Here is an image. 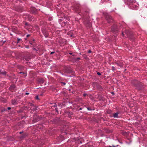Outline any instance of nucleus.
Wrapping results in <instances>:
<instances>
[{"mask_svg": "<svg viewBox=\"0 0 147 147\" xmlns=\"http://www.w3.org/2000/svg\"><path fill=\"white\" fill-rule=\"evenodd\" d=\"M131 84L134 86L136 89L138 91L142 90L144 89L142 83L136 80H131Z\"/></svg>", "mask_w": 147, "mask_h": 147, "instance_id": "f257e3e1", "label": "nucleus"}, {"mask_svg": "<svg viewBox=\"0 0 147 147\" xmlns=\"http://www.w3.org/2000/svg\"><path fill=\"white\" fill-rule=\"evenodd\" d=\"M127 3L131 9L136 10L138 8L139 4L135 0H127Z\"/></svg>", "mask_w": 147, "mask_h": 147, "instance_id": "f03ea898", "label": "nucleus"}, {"mask_svg": "<svg viewBox=\"0 0 147 147\" xmlns=\"http://www.w3.org/2000/svg\"><path fill=\"white\" fill-rule=\"evenodd\" d=\"M120 29V26H118L115 24H113L111 28V32L113 33H117L119 32Z\"/></svg>", "mask_w": 147, "mask_h": 147, "instance_id": "7ed1b4c3", "label": "nucleus"}, {"mask_svg": "<svg viewBox=\"0 0 147 147\" xmlns=\"http://www.w3.org/2000/svg\"><path fill=\"white\" fill-rule=\"evenodd\" d=\"M105 18L109 23H111L114 22H115L112 17L107 13H104Z\"/></svg>", "mask_w": 147, "mask_h": 147, "instance_id": "20e7f679", "label": "nucleus"}, {"mask_svg": "<svg viewBox=\"0 0 147 147\" xmlns=\"http://www.w3.org/2000/svg\"><path fill=\"white\" fill-rule=\"evenodd\" d=\"M89 17L87 18L83 17V22L85 26L86 27H90L91 26V23L89 20Z\"/></svg>", "mask_w": 147, "mask_h": 147, "instance_id": "39448f33", "label": "nucleus"}, {"mask_svg": "<svg viewBox=\"0 0 147 147\" xmlns=\"http://www.w3.org/2000/svg\"><path fill=\"white\" fill-rule=\"evenodd\" d=\"M73 10L76 13L79 12L80 11V5L78 4L75 5L73 7Z\"/></svg>", "mask_w": 147, "mask_h": 147, "instance_id": "423d86ee", "label": "nucleus"}, {"mask_svg": "<svg viewBox=\"0 0 147 147\" xmlns=\"http://www.w3.org/2000/svg\"><path fill=\"white\" fill-rule=\"evenodd\" d=\"M90 10L88 9H86V10H84L82 14L83 15V17L87 18V17H89V14L90 13Z\"/></svg>", "mask_w": 147, "mask_h": 147, "instance_id": "0eeeda50", "label": "nucleus"}, {"mask_svg": "<svg viewBox=\"0 0 147 147\" xmlns=\"http://www.w3.org/2000/svg\"><path fill=\"white\" fill-rule=\"evenodd\" d=\"M42 32L43 34L44 35V36L46 38L49 35V34L48 33V32L44 28H42Z\"/></svg>", "mask_w": 147, "mask_h": 147, "instance_id": "6e6552de", "label": "nucleus"}, {"mask_svg": "<svg viewBox=\"0 0 147 147\" xmlns=\"http://www.w3.org/2000/svg\"><path fill=\"white\" fill-rule=\"evenodd\" d=\"M30 12L31 13L36 14L38 13V10L36 9L35 8L32 7L30 9Z\"/></svg>", "mask_w": 147, "mask_h": 147, "instance_id": "1a4fd4ad", "label": "nucleus"}, {"mask_svg": "<svg viewBox=\"0 0 147 147\" xmlns=\"http://www.w3.org/2000/svg\"><path fill=\"white\" fill-rule=\"evenodd\" d=\"M28 106H33L34 108L32 109V107H26L27 109H28L30 110L32 109L33 111L36 110V108L35 106V105L34 104H32V103H29L28 104Z\"/></svg>", "mask_w": 147, "mask_h": 147, "instance_id": "9d476101", "label": "nucleus"}, {"mask_svg": "<svg viewBox=\"0 0 147 147\" xmlns=\"http://www.w3.org/2000/svg\"><path fill=\"white\" fill-rule=\"evenodd\" d=\"M16 87L15 84H12L11 86H10V87L9 88V90L10 91L13 92V90L15 89Z\"/></svg>", "mask_w": 147, "mask_h": 147, "instance_id": "9b49d317", "label": "nucleus"}, {"mask_svg": "<svg viewBox=\"0 0 147 147\" xmlns=\"http://www.w3.org/2000/svg\"><path fill=\"white\" fill-rule=\"evenodd\" d=\"M117 66H119L120 67H123V62H117L115 63Z\"/></svg>", "mask_w": 147, "mask_h": 147, "instance_id": "f8f14e48", "label": "nucleus"}, {"mask_svg": "<svg viewBox=\"0 0 147 147\" xmlns=\"http://www.w3.org/2000/svg\"><path fill=\"white\" fill-rule=\"evenodd\" d=\"M16 11L19 12H22L24 11V9L22 7H19L16 8Z\"/></svg>", "mask_w": 147, "mask_h": 147, "instance_id": "ddd939ff", "label": "nucleus"}, {"mask_svg": "<svg viewBox=\"0 0 147 147\" xmlns=\"http://www.w3.org/2000/svg\"><path fill=\"white\" fill-rule=\"evenodd\" d=\"M37 81L38 83L40 84H42L45 82V80L42 78H38Z\"/></svg>", "mask_w": 147, "mask_h": 147, "instance_id": "4468645a", "label": "nucleus"}, {"mask_svg": "<svg viewBox=\"0 0 147 147\" xmlns=\"http://www.w3.org/2000/svg\"><path fill=\"white\" fill-rule=\"evenodd\" d=\"M11 102L13 105H16L18 104V102L15 99H12L11 100Z\"/></svg>", "mask_w": 147, "mask_h": 147, "instance_id": "2eb2a0df", "label": "nucleus"}, {"mask_svg": "<svg viewBox=\"0 0 147 147\" xmlns=\"http://www.w3.org/2000/svg\"><path fill=\"white\" fill-rule=\"evenodd\" d=\"M34 19V17L28 14V20L30 21H32Z\"/></svg>", "mask_w": 147, "mask_h": 147, "instance_id": "dca6fc26", "label": "nucleus"}, {"mask_svg": "<svg viewBox=\"0 0 147 147\" xmlns=\"http://www.w3.org/2000/svg\"><path fill=\"white\" fill-rule=\"evenodd\" d=\"M35 40L34 39H31L29 42V43L31 45H34V44L35 43V42H34Z\"/></svg>", "mask_w": 147, "mask_h": 147, "instance_id": "f3484780", "label": "nucleus"}, {"mask_svg": "<svg viewBox=\"0 0 147 147\" xmlns=\"http://www.w3.org/2000/svg\"><path fill=\"white\" fill-rule=\"evenodd\" d=\"M23 17L26 20H28V14H24L23 16Z\"/></svg>", "mask_w": 147, "mask_h": 147, "instance_id": "a211bd4d", "label": "nucleus"}, {"mask_svg": "<svg viewBox=\"0 0 147 147\" xmlns=\"http://www.w3.org/2000/svg\"><path fill=\"white\" fill-rule=\"evenodd\" d=\"M119 113L118 112H117L115 113H114L113 114V117L114 118H118V114Z\"/></svg>", "mask_w": 147, "mask_h": 147, "instance_id": "6ab92c4d", "label": "nucleus"}, {"mask_svg": "<svg viewBox=\"0 0 147 147\" xmlns=\"http://www.w3.org/2000/svg\"><path fill=\"white\" fill-rule=\"evenodd\" d=\"M18 68L21 71H23L24 69V67L22 65H18Z\"/></svg>", "mask_w": 147, "mask_h": 147, "instance_id": "aec40b11", "label": "nucleus"}, {"mask_svg": "<svg viewBox=\"0 0 147 147\" xmlns=\"http://www.w3.org/2000/svg\"><path fill=\"white\" fill-rule=\"evenodd\" d=\"M28 134L27 133H25L23 135H22L21 137V138H25L27 136H28Z\"/></svg>", "mask_w": 147, "mask_h": 147, "instance_id": "412c9836", "label": "nucleus"}, {"mask_svg": "<svg viewBox=\"0 0 147 147\" xmlns=\"http://www.w3.org/2000/svg\"><path fill=\"white\" fill-rule=\"evenodd\" d=\"M17 43H18L20 42H21V43L22 42V41L21 39L20 38H17Z\"/></svg>", "mask_w": 147, "mask_h": 147, "instance_id": "4be33fe9", "label": "nucleus"}, {"mask_svg": "<svg viewBox=\"0 0 147 147\" xmlns=\"http://www.w3.org/2000/svg\"><path fill=\"white\" fill-rule=\"evenodd\" d=\"M112 111L111 110H108L107 111V113L109 114H112Z\"/></svg>", "mask_w": 147, "mask_h": 147, "instance_id": "5701e85b", "label": "nucleus"}, {"mask_svg": "<svg viewBox=\"0 0 147 147\" xmlns=\"http://www.w3.org/2000/svg\"><path fill=\"white\" fill-rule=\"evenodd\" d=\"M62 21H63V20L61 19H59V23L61 24V25L62 26V25H63V24L62 23Z\"/></svg>", "mask_w": 147, "mask_h": 147, "instance_id": "b1692460", "label": "nucleus"}, {"mask_svg": "<svg viewBox=\"0 0 147 147\" xmlns=\"http://www.w3.org/2000/svg\"><path fill=\"white\" fill-rule=\"evenodd\" d=\"M20 74H24V77H26L27 76V74L26 73L22 72H19V73Z\"/></svg>", "mask_w": 147, "mask_h": 147, "instance_id": "393cba45", "label": "nucleus"}, {"mask_svg": "<svg viewBox=\"0 0 147 147\" xmlns=\"http://www.w3.org/2000/svg\"><path fill=\"white\" fill-rule=\"evenodd\" d=\"M7 73V72L5 71H2V72L1 73V74L3 75H6V74Z\"/></svg>", "mask_w": 147, "mask_h": 147, "instance_id": "a878e982", "label": "nucleus"}, {"mask_svg": "<svg viewBox=\"0 0 147 147\" xmlns=\"http://www.w3.org/2000/svg\"><path fill=\"white\" fill-rule=\"evenodd\" d=\"M29 59L27 57H25L23 59H25L26 61H28Z\"/></svg>", "mask_w": 147, "mask_h": 147, "instance_id": "bb28decb", "label": "nucleus"}, {"mask_svg": "<svg viewBox=\"0 0 147 147\" xmlns=\"http://www.w3.org/2000/svg\"><path fill=\"white\" fill-rule=\"evenodd\" d=\"M25 25H26V26H30V25L27 22H26L25 23Z\"/></svg>", "mask_w": 147, "mask_h": 147, "instance_id": "cd10ccee", "label": "nucleus"}, {"mask_svg": "<svg viewBox=\"0 0 147 147\" xmlns=\"http://www.w3.org/2000/svg\"><path fill=\"white\" fill-rule=\"evenodd\" d=\"M112 70L113 71H114L116 70V69L113 66L112 67Z\"/></svg>", "mask_w": 147, "mask_h": 147, "instance_id": "c85d7f7f", "label": "nucleus"}, {"mask_svg": "<svg viewBox=\"0 0 147 147\" xmlns=\"http://www.w3.org/2000/svg\"><path fill=\"white\" fill-rule=\"evenodd\" d=\"M67 21L66 22H62V23L63 24L62 26H65L67 23Z\"/></svg>", "mask_w": 147, "mask_h": 147, "instance_id": "c756f323", "label": "nucleus"}, {"mask_svg": "<svg viewBox=\"0 0 147 147\" xmlns=\"http://www.w3.org/2000/svg\"><path fill=\"white\" fill-rule=\"evenodd\" d=\"M80 57H77L75 59V60L76 61H77L78 60H80Z\"/></svg>", "mask_w": 147, "mask_h": 147, "instance_id": "7c9ffc66", "label": "nucleus"}, {"mask_svg": "<svg viewBox=\"0 0 147 147\" xmlns=\"http://www.w3.org/2000/svg\"><path fill=\"white\" fill-rule=\"evenodd\" d=\"M86 107L88 110L92 111V109L91 108H90V107Z\"/></svg>", "mask_w": 147, "mask_h": 147, "instance_id": "2f4dec72", "label": "nucleus"}, {"mask_svg": "<svg viewBox=\"0 0 147 147\" xmlns=\"http://www.w3.org/2000/svg\"><path fill=\"white\" fill-rule=\"evenodd\" d=\"M72 113L71 112V113L70 112H68L67 113V114L68 115H69V114L72 115ZM68 117H69V118L70 117V116H69L68 115Z\"/></svg>", "mask_w": 147, "mask_h": 147, "instance_id": "473e14b6", "label": "nucleus"}, {"mask_svg": "<svg viewBox=\"0 0 147 147\" xmlns=\"http://www.w3.org/2000/svg\"><path fill=\"white\" fill-rule=\"evenodd\" d=\"M35 99L36 100H39V98H38V96L37 95L35 97Z\"/></svg>", "mask_w": 147, "mask_h": 147, "instance_id": "72a5a7b5", "label": "nucleus"}, {"mask_svg": "<svg viewBox=\"0 0 147 147\" xmlns=\"http://www.w3.org/2000/svg\"><path fill=\"white\" fill-rule=\"evenodd\" d=\"M55 110L56 112H57L58 113V109L57 107H56L55 109Z\"/></svg>", "mask_w": 147, "mask_h": 147, "instance_id": "f704fd0d", "label": "nucleus"}, {"mask_svg": "<svg viewBox=\"0 0 147 147\" xmlns=\"http://www.w3.org/2000/svg\"><path fill=\"white\" fill-rule=\"evenodd\" d=\"M6 110V109L5 108L3 109H1V112H3L4 111H5Z\"/></svg>", "mask_w": 147, "mask_h": 147, "instance_id": "c9c22d12", "label": "nucleus"}, {"mask_svg": "<svg viewBox=\"0 0 147 147\" xmlns=\"http://www.w3.org/2000/svg\"><path fill=\"white\" fill-rule=\"evenodd\" d=\"M60 83L62 84H63V85H65V84H66V83L65 82H60Z\"/></svg>", "mask_w": 147, "mask_h": 147, "instance_id": "e433bc0d", "label": "nucleus"}, {"mask_svg": "<svg viewBox=\"0 0 147 147\" xmlns=\"http://www.w3.org/2000/svg\"><path fill=\"white\" fill-rule=\"evenodd\" d=\"M57 105L56 103H54V105L52 106V107H56Z\"/></svg>", "mask_w": 147, "mask_h": 147, "instance_id": "4c0bfd02", "label": "nucleus"}, {"mask_svg": "<svg viewBox=\"0 0 147 147\" xmlns=\"http://www.w3.org/2000/svg\"><path fill=\"white\" fill-rule=\"evenodd\" d=\"M87 94H86L85 93H84L83 94V96H86V95H87Z\"/></svg>", "mask_w": 147, "mask_h": 147, "instance_id": "58836bf2", "label": "nucleus"}, {"mask_svg": "<svg viewBox=\"0 0 147 147\" xmlns=\"http://www.w3.org/2000/svg\"><path fill=\"white\" fill-rule=\"evenodd\" d=\"M97 74L98 76H100L101 75V73L99 72H98L97 73Z\"/></svg>", "mask_w": 147, "mask_h": 147, "instance_id": "ea45409f", "label": "nucleus"}, {"mask_svg": "<svg viewBox=\"0 0 147 147\" xmlns=\"http://www.w3.org/2000/svg\"><path fill=\"white\" fill-rule=\"evenodd\" d=\"M88 53H92V51L90 50H89V51H88Z\"/></svg>", "mask_w": 147, "mask_h": 147, "instance_id": "a19ab883", "label": "nucleus"}, {"mask_svg": "<svg viewBox=\"0 0 147 147\" xmlns=\"http://www.w3.org/2000/svg\"><path fill=\"white\" fill-rule=\"evenodd\" d=\"M25 47L27 49H28L29 48V45H26L25 46Z\"/></svg>", "mask_w": 147, "mask_h": 147, "instance_id": "79ce46f5", "label": "nucleus"}, {"mask_svg": "<svg viewBox=\"0 0 147 147\" xmlns=\"http://www.w3.org/2000/svg\"><path fill=\"white\" fill-rule=\"evenodd\" d=\"M55 53V52L53 51V52H51L50 53V55H52L53 53Z\"/></svg>", "mask_w": 147, "mask_h": 147, "instance_id": "37998d69", "label": "nucleus"}, {"mask_svg": "<svg viewBox=\"0 0 147 147\" xmlns=\"http://www.w3.org/2000/svg\"><path fill=\"white\" fill-rule=\"evenodd\" d=\"M30 36V34H28V35H27L26 37L27 38V37H29Z\"/></svg>", "mask_w": 147, "mask_h": 147, "instance_id": "c03bdc74", "label": "nucleus"}, {"mask_svg": "<svg viewBox=\"0 0 147 147\" xmlns=\"http://www.w3.org/2000/svg\"><path fill=\"white\" fill-rule=\"evenodd\" d=\"M11 109V107H8L7 108V109L8 110H9Z\"/></svg>", "mask_w": 147, "mask_h": 147, "instance_id": "a18cd8bd", "label": "nucleus"}, {"mask_svg": "<svg viewBox=\"0 0 147 147\" xmlns=\"http://www.w3.org/2000/svg\"><path fill=\"white\" fill-rule=\"evenodd\" d=\"M122 34L123 36H124V33L123 32H122Z\"/></svg>", "mask_w": 147, "mask_h": 147, "instance_id": "49530a36", "label": "nucleus"}, {"mask_svg": "<svg viewBox=\"0 0 147 147\" xmlns=\"http://www.w3.org/2000/svg\"><path fill=\"white\" fill-rule=\"evenodd\" d=\"M25 94H26V95H28V94H29V93H28V92H26V93H25Z\"/></svg>", "mask_w": 147, "mask_h": 147, "instance_id": "de8ad7c7", "label": "nucleus"}, {"mask_svg": "<svg viewBox=\"0 0 147 147\" xmlns=\"http://www.w3.org/2000/svg\"><path fill=\"white\" fill-rule=\"evenodd\" d=\"M2 72V71H1V70L0 69V74H1Z\"/></svg>", "mask_w": 147, "mask_h": 147, "instance_id": "09e8293b", "label": "nucleus"}, {"mask_svg": "<svg viewBox=\"0 0 147 147\" xmlns=\"http://www.w3.org/2000/svg\"><path fill=\"white\" fill-rule=\"evenodd\" d=\"M82 109V108H80L79 109L78 111H80V110H81Z\"/></svg>", "mask_w": 147, "mask_h": 147, "instance_id": "8fccbe9b", "label": "nucleus"}, {"mask_svg": "<svg viewBox=\"0 0 147 147\" xmlns=\"http://www.w3.org/2000/svg\"><path fill=\"white\" fill-rule=\"evenodd\" d=\"M111 94H112L113 95L114 94V92H111Z\"/></svg>", "mask_w": 147, "mask_h": 147, "instance_id": "3c124183", "label": "nucleus"}, {"mask_svg": "<svg viewBox=\"0 0 147 147\" xmlns=\"http://www.w3.org/2000/svg\"><path fill=\"white\" fill-rule=\"evenodd\" d=\"M23 131L20 132V134H22V133H23Z\"/></svg>", "mask_w": 147, "mask_h": 147, "instance_id": "603ef678", "label": "nucleus"}, {"mask_svg": "<svg viewBox=\"0 0 147 147\" xmlns=\"http://www.w3.org/2000/svg\"><path fill=\"white\" fill-rule=\"evenodd\" d=\"M69 54L70 55H71L72 54V53H69Z\"/></svg>", "mask_w": 147, "mask_h": 147, "instance_id": "864d4df0", "label": "nucleus"}, {"mask_svg": "<svg viewBox=\"0 0 147 147\" xmlns=\"http://www.w3.org/2000/svg\"><path fill=\"white\" fill-rule=\"evenodd\" d=\"M78 14H79L80 15H81L80 13V12H78Z\"/></svg>", "mask_w": 147, "mask_h": 147, "instance_id": "5fc2aeb1", "label": "nucleus"}, {"mask_svg": "<svg viewBox=\"0 0 147 147\" xmlns=\"http://www.w3.org/2000/svg\"><path fill=\"white\" fill-rule=\"evenodd\" d=\"M88 145H86L85 146V147H87V146H88Z\"/></svg>", "mask_w": 147, "mask_h": 147, "instance_id": "6e6d98bb", "label": "nucleus"}, {"mask_svg": "<svg viewBox=\"0 0 147 147\" xmlns=\"http://www.w3.org/2000/svg\"><path fill=\"white\" fill-rule=\"evenodd\" d=\"M49 20L51 21V19H49Z\"/></svg>", "mask_w": 147, "mask_h": 147, "instance_id": "4d7b16f0", "label": "nucleus"}, {"mask_svg": "<svg viewBox=\"0 0 147 147\" xmlns=\"http://www.w3.org/2000/svg\"><path fill=\"white\" fill-rule=\"evenodd\" d=\"M113 147H116V146H113Z\"/></svg>", "mask_w": 147, "mask_h": 147, "instance_id": "13d9d810", "label": "nucleus"}, {"mask_svg": "<svg viewBox=\"0 0 147 147\" xmlns=\"http://www.w3.org/2000/svg\"><path fill=\"white\" fill-rule=\"evenodd\" d=\"M34 50H36V49L35 48H34Z\"/></svg>", "mask_w": 147, "mask_h": 147, "instance_id": "bf43d9fd", "label": "nucleus"}, {"mask_svg": "<svg viewBox=\"0 0 147 147\" xmlns=\"http://www.w3.org/2000/svg\"><path fill=\"white\" fill-rule=\"evenodd\" d=\"M109 147H112L111 146H109Z\"/></svg>", "mask_w": 147, "mask_h": 147, "instance_id": "052dcab7", "label": "nucleus"}, {"mask_svg": "<svg viewBox=\"0 0 147 147\" xmlns=\"http://www.w3.org/2000/svg\"><path fill=\"white\" fill-rule=\"evenodd\" d=\"M133 6L134 7H135V5H133Z\"/></svg>", "mask_w": 147, "mask_h": 147, "instance_id": "680f3d73", "label": "nucleus"}, {"mask_svg": "<svg viewBox=\"0 0 147 147\" xmlns=\"http://www.w3.org/2000/svg\"><path fill=\"white\" fill-rule=\"evenodd\" d=\"M23 74V75L24 76V74Z\"/></svg>", "mask_w": 147, "mask_h": 147, "instance_id": "e2e57ef3", "label": "nucleus"}, {"mask_svg": "<svg viewBox=\"0 0 147 147\" xmlns=\"http://www.w3.org/2000/svg\"><path fill=\"white\" fill-rule=\"evenodd\" d=\"M125 33L126 34H127V33H126V32H125Z\"/></svg>", "mask_w": 147, "mask_h": 147, "instance_id": "0e129e2a", "label": "nucleus"}, {"mask_svg": "<svg viewBox=\"0 0 147 147\" xmlns=\"http://www.w3.org/2000/svg\"><path fill=\"white\" fill-rule=\"evenodd\" d=\"M126 69H125V71H126Z\"/></svg>", "mask_w": 147, "mask_h": 147, "instance_id": "69168bd1", "label": "nucleus"}]
</instances>
